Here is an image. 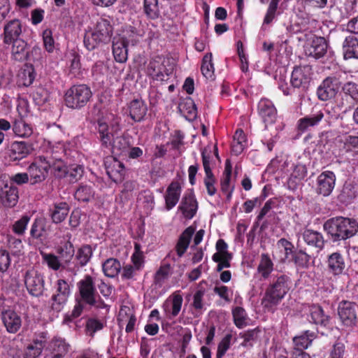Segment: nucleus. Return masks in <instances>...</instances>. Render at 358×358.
<instances>
[{
	"instance_id": "obj_24",
	"label": "nucleus",
	"mask_w": 358,
	"mask_h": 358,
	"mask_svg": "<svg viewBox=\"0 0 358 358\" xmlns=\"http://www.w3.org/2000/svg\"><path fill=\"white\" fill-rule=\"evenodd\" d=\"M343 57L345 59H358V39L353 35L345 38L343 43Z\"/></svg>"
},
{
	"instance_id": "obj_8",
	"label": "nucleus",
	"mask_w": 358,
	"mask_h": 358,
	"mask_svg": "<svg viewBox=\"0 0 358 358\" xmlns=\"http://www.w3.org/2000/svg\"><path fill=\"white\" fill-rule=\"evenodd\" d=\"M358 306L357 303L343 301L338 307V314L342 325L346 329L353 328L357 322Z\"/></svg>"
},
{
	"instance_id": "obj_35",
	"label": "nucleus",
	"mask_w": 358,
	"mask_h": 358,
	"mask_svg": "<svg viewBox=\"0 0 358 358\" xmlns=\"http://www.w3.org/2000/svg\"><path fill=\"white\" fill-rule=\"evenodd\" d=\"M303 238L304 241L309 245L322 249L324 246V238L322 234L310 230L306 229L303 234Z\"/></svg>"
},
{
	"instance_id": "obj_25",
	"label": "nucleus",
	"mask_w": 358,
	"mask_h": 358,
	"mask_svg": "<svg viewBox=\"0 0 358 358\" xmlns=\"http://www.w3.org/2000/svg\"><path fill=\"white\" fill-rule=\"evenodd\" d=\"M327 267L334 275H341L345 268V263L343 255L339 252H334L328 257Z\"/></svg>"
},
{
	"instance_id": "obj_6",
	"label": "nucleus",
	"mask_w": 358,
	"mask_h": 358,
	"mask_svg": "<svg viewBox=\"0 0 358 358\" xmlns=\"http://www.w3.org/2000/svg\"><path fill=\"white\" fill-rule=\"evenodd\" d=\"M91 96L90 87L85 85H78L72 86L66 91L64 101L67 107L76 109L85 106Z\"/></svg>"
},
{
	"instance_id": "obj_10",
	"label": "nucleus",
	"mask_w": 358,
	"mask_h": 358,
	"mask_svg": "<svg viewBox=\"0 0 358 358\" xmlns=\"http://www.w3.org/2000/svg\"><path fill=\"white\" fill-rule=\"evenodd\" d=\"M328 44L324 37L310 35L306 36L303 46L306 56L315 59H320L325 55L327 51Z\"/></svg>"
},
{
	"instance_id": "obj_62",
	"label": "nucleus",
	"mask_w": 358,
	"mask_h": 358,
	"mask_svg": "<svg viewBox=\"0 0 358 358\" xmlns=\"http://www.w3.org/2000/svg\"><path fill=\"white\" fill-rule=\"evenodd\" d=\"M205 294V289H199L193 296L192 306L197 310H201L203 308V298Z\"/></svg>"
},
{
	"instance_id": "obj_42",
	"label": "nucleus",
	"mask_w": 358,
	"mask_h": 358,
	"mask_svg": "<svg viewBox=\"0 0 358 358\" xmlns=\"http://www.w3.org/2000/svg\"><path fill=\"white\" fill-rule=\"evenodd\" d=\"M69 213V205L62 202L55 205L51 213L52 221L55 223H60L65 220Z\"/></svg>"
},
{
	"instance_id": "obj_44",
	"label": "nucleus",
	"mask_w": 358,
	"mask_h": 358,
	"mask_svg": "<svg viewBox=\"0 0 358 358\" xmlns=\"http://www.w3.org/2000/svg\"><path fill=\"white\" fill-rule=\"evenodd\" d=\"M94 191L92 185H80L76 190L74 196L80 201L88 202L94 197Z\"/></svg>"
},
{
	"instance_id": "obj_27",
	"label": "nucleus",
	"mask_w": 358,
	"mask_h": 358,
	"mask_svg": "<svg viewBox=\"0 0 358 358\" xmlns=\"http://www.w3.org/2000/svg\"><path fill=\"white\" fill-rule=\"evenodd\" d=\"M69 350V345L61 338H55L50 345L49 358H64Z\"/></svg>"
},
{
	"instance_id": "obj_54",
	"label": "nucleus",
	"mask_w": 358,
	"mask_h": 358,
	"mask_svg": "<svg viewBox=\"0 0 358 358\" xmlns=\"http://www.w3.org/2000/svg\"><path fill=\"white\" fill-rule=\"evenodd\" d=\"M30 221V216L24 215L20 219L17 220L13 225V231L19 236L23 235L28 223Z\"/></svg>"
},
{
	"instance_id": "obj_3",
	"label": "nucleus",
	"mask_w": 358,
	"mask_h": 358,
	"mask_svg": "<svg viewBox=\"0 0 358 358\" xmlns=\"http://www.w3.org/2000/svg\"><path fill=\"white\" fill-rule=\"evenodd\" d=\"M324 229L334 241L345 240L357 234L358 222L355 219L343 217H334L324 223Z\"/></svg>"
},
{
	"instance_id": "obj_13",
	"label": "nucleus",
	"mask_w": 358,
	"mask_h": 358,
	"mask_svg": "<svg viewBox=\"0 0 358 358\" xmlns=\"http://www.w3.org/2000/svg\"><path fill=\"white\" fill-rule=\"evenodd\" d=\"M312 74V67L309 65L295 67L291 76L292 85L296 88H307L310 82Z\"/></svg>"
},
{
	"instance_id": "obj_45",
	"label": "nucleus",
	"mask_w": 358,
	"mask_h": 358,
	"mask_svg": "<svg viewBox=\"0 0 358 358\" xmlns=\"http://www.w3.org/2000/svg\"><path fill=\"white\" fill-rule=\"evenodd\" d=\"M43 262L46 264L49 268L53 271L65 269L59 257L52 253L41 252Z\"/></svg>"
},
{
	"instance_id": "obj_63",
	"label": "nucleus",
	"mask_w": 358,
	"mask_h": 358,
	"mask_svg": "<svg viewBox=\"0 0 358 358\" xmlns=\"http://www.w3.org/2000/svg\"><path fill=\"white\" fill-rule=\"evenodd\" d=\"M204 185L206 186L207 193L210 196H214L217 192V189L215 186V178L213 174L206 175L204 178Z\"/></svg>"
},
{
	"instance_id": "obj_46",
	"label": "nucleus",
	"mask_w": 358,
	"mask_h": 358,
	"mask_svg": "<svg viewBox=\"0 0 358 358\" xmlns=\"http://www.w3.org/2000/svg\"><path fill=\"white\" fill-rule=\"evenodd\" d=\"M117 37L121 41L123 40L124 43L127 45L129 44L135 45L139 41L141 36L136 31L134 28L129 27Z\"/></svg>"
},
{
	"instance_id": "obj_41",
	"label": "nucleus",
	"mask_w": 358,
	"mask_h": 358,
	"mask_svg": "<svg viewBox=\"0 0 358 358\" xmlns=\"http://www.w3.org/2000/svg\"><path fill=\"white\" fill-rule=\"evenodd\" d=\"M13 131L19 137H29L32 133V127L25 122L23 119H16L13 124Z\"/></svg>"
},
{
	"instance_id": "obj_16",
	"label": "nucleus",
	"mask_w": 358,
	"mask_h": 358,
	"mask_svg": "<svg viewBox=\"0 0 358 358\" xmlns=\"http://www.w3.org/2000/svg\"><path fill=\"white\" fill-rule=\"evenodd\" d=\"M336 176L330 171H326L319 175L317 180V191L324 196H329L335 186Z\"/></svg>"
},
{
	"instance_id": "obj_34",
	"label": "nucleus",
	"mask_w": 358,
	"mask_h": 358,
	"mask_svg": "<svg viewBox=\"0 0 358 358\" xmlns=\"http://www.w3.org/2000/svg\"><path fill=\"white\" fill-rule=\"evenodd\" d=\"M194 233V228L189 227L180 235L176 245V252L179 257H182L186 252Z\"/></svg>"
},
{
	"instance_id": "obj_17",
	"label": "nucleus",
	"mask_w": 358,
	"mask_h": 358,
	"mask_svg": "<svg viewBox=\"0 0 358 358\" xmlns=\"http://www.w3.org/2000/svg\"><path fill=\"white\" fill-rule=\"evenodd\" d=\"M31 150L32 148L30 144L24 141H15L10 145L8 157L12 162L19 161L27 157Z\"/></svg>"
},
{
	"instance_id": "obj_4",
	"label": "nucleus",
	"mask_w": 358,
	"mask_h": 358,
	"mask_svg": "<svg viewBox=\"0 0 358 358\" xmlns=\"http://www.w3.org/2000/svg\"><path fill=\"white\" fill-rule=\"evenodd\" d=\"M113 27L111 20L99 18L94 29L86 33L84 38L85 46L90 50H94L101 43H107L113 35Z\"/></svg>"
},
{
	"instance_id": "obj_28",
	"label": "nucleus",
	"mask_w": 358,
	"mask_h": 358,
	"mask_svg": "<svg viewBox=\"0 0 358 358\" xmlns=\"http://www.w3.org/2000/svg\"><path fill=\"white\" fill-rule=\"evenodd\" d=\"M231 165L229 160H227L225 168L221 179V190L226 194L227 199L230 201L234 187L231 185Z\"/></svg>"
},
{
	"instance_id": "obj_52",
	"label": "nucleus",
	"mask_w": 358,
	"mask_h": 358,
	"mask_svg": "<svg viewBox=\"0 0 358 358\" xmlns=\"http://www.w3.org/2000/svg\"><path fill=\"white\" fill-rule=\"evenodd\" d=\"M138 189V185L136 181L128 180L123 184V188L121 191V196L125 199H129L133 196L134 192Z\"/></svg>"
},
{
	"instance_id": "obj_26",
	"label": "nucleus",
	"mask_w": 358,
	"mask_h": 358,
	"mask_svg": "<svg viewBox=\"0 0 358 358\" xmlns=\"http://www.w3.org/2000/svg\"><path fill=\"white\" fill-rule=\"evenodd\" d=\"M181 193V187L178 182H171L165 194L166 208L169 210L178 202Z\"/></svg>"
},
{
	"instance_id": "obj_22",
	"label": "nucleus",
	"mask_w": 358,
	"mask_h": 358,
	"mask_svg": "<svg viewBox=\"0 0 358 358\" xmlns=\"http://www.w3.org/2000/svg\"><path fill=\"white\" fill-rule=\"evenodd\" d=\"M106 169L108 176L115 182H120L122 180L124 175V166L121 162L115 159L107 161Z\"/></svg>"
},
{
	"instance_id": "obj_2",
	"label": "nucleus",
	"mask_w": 358,
	"mask_h": 358,
	"mask_svg": "<svg viewBox=\"0 0 358 358\" xmlns=\"http://www.w3.org/2000/svg\"><path fill=\"white\" fill-rule=\"evenodd\" d=\"M338 107L334 105H327L325 107L319 108L315 106L312 109L311 114L306 115L298 120L297 128L303 132L308 128L318 125L322 120L326 125L338 119L339 116Z\"/></svg>"
},
{
	"instance_id": "obj_20",
	"label": "nucleus",
	"mask_w": 358,
	"mask_h": 358,
	"mask_svg": "<svg viewBox=\"0 0 358 358\" xmlns=\"http://www.w3.org/2000/svg\"><path fill=\"white\" fill-rule=\"evenodd\" d=\"M183 299L179 292H175L166 300L164 304V310L169 319L176 317L180 313Z\"/></svg>"
},
{
	"instance_id": "obj_19",
	"label": "nucleus",
	"mask_w": 358,
	"mask_h": 358,
	"mask_svg": "<svg viewBox=\"0 0 358 358\" xmlns=\"http://www.w3.org/2000/svg\"><path fill=\"white\" fill-rule=\"evenodd\" d=\"M198 203L192 193H187L182 198L179 210L187 219H192L196 213Z\"/></svg>"
},
{
	"instance_id": "obj_60",
	"label": "nucleus",
	"mask_w": 358,
	"mask_h": 358,
	"mask_svg": "<svg viewBox=\"0 0 358 358\" xmlns=\"http://www.w3.org/2000/svg\"><path fill=\"white\" fill-rule=\"evenodd\" d=\"M310 256L300 250L294 255V262L299 267L308 268L310 265Z\"/></svg>"
},
{
	"instance_id": "obj_32",
	"label": "nucleus",
	"mask_w": 358,
	"mask_h": 358,
	"mask_svg": "<svg viewBox=\"0 0 358 358\" xmlns=\"http://www.w3.org/2000/svg\"><path fill=\"white\" fill-rule=\"evenodd\" d=\"M57 252L58 254L57 257L63 265L66 267L74 256L75 250L73 244L69 241H67L58 247Z\"/></svg>"
},
{
	"instance_id": "obj_49",
	"label": "nucleus",
	"mask_w": 358,
	"mask_h": 358,
	"mask_svg": "<svg viewBox=\"0 0 358 358\" xmlns=\"http://www.w3.org/2000/svg\"><path fill=\"white\" fill-rule=\"evenodd\" d=\"M180 110L189 120H193L196 117V107L191 99H187L183 103L180 104Z\"/></svg>"
},
{
	"instance_id": "obj_9",
	"label": "nucleus",
	"mask_w": 358,
	"mask_h": 358,
	"mask_svg": "<svg viewBox=\"0 0 358 358\" xmlns=\"http://www.w3.org/2000/svg\"><path fill=\"white\" fill-rule=\"evenodd\" d=\"M24 281L29 293L34 296H39L44 291L43 275L36 269L31 268L24 274Z\"/></svg>"
},
{
	"instance_id": "obj_51",
	"label": "nucleus",
	"mask_w": 358,
	"mask_h": 358,
	"mask_svg": "<svg viewBox=\"0 0 358 358\" xmlns=\"http://www.w3.org/2000/svg\"><path fill=\"white\" fill-rule=\"evenodd\" d=\"M92 255V249L88 245L82 246L77 252L76 259L81 266H85L90 260Z\"/></svg>"
},
{
	"instance_id": "obj_18",
	"label": "nucleus",
	"mask_w": 358,
	"mask_h": 358,
	"mask_svg": "<svg viewBox=\"0 0 358 358\" xmlns=\"http://www.w3.org/2000/svg\"><path fill=\"white\" fill-rule=\"evenodd\" d=\"M21 34L22 24L20 20H10L4 26L3 41L6 45H10L12 42L17 40H22L20 38Z\"/></svg>"
},
{
	"instance_id": "obj_7",
	"label": "nucleus",
	"mask_w": 358,
	"mask_h": 358,
	"mask_svg": "<svg viewBox=\"0 0 358 358\" xmlns=\"http://www.w3.org/2000/svg\"><path fill=\"white\" fill-rule=\"evenodd\" d=\"M50 166L51 162L48 159V156L36 157L27 169L31 183L34 185L45 180Z\"/></svg>"
},
{
	"instance_id": "obj_56",
	"label": "nucleus",
	"mask_w": 358,
	"mask_h": 358,
	"mask_svg": "<svg viewBox=\"0 0 358 358\" xmlns=\"http://www.w3.org/2000/svg\"><path fill=\"white\" fill-rule=\"evenodd\" d=\"M51 167L52 169L53 173L56 177L63 178L66 176L68 167H66L60 159H55V162H51L50 168Z\"/></svg>"
},
{
	"instance_id": "obj_59",
	"label": "nucleus",
	"mask_w": 358,
	"mask_h": 358,
	"mask_svg": "<svg viewBox=\"0 0 358 358\" xmlns=\"http://www.w3.org/2000/svg\"><path fill=\"white\" fill-rule=\"evenodd\" d=\"M43 41L45 49L48 52H52L55 50V41L52 37V32L50 29H46L43 31Z\"/></svg>"
},
{
	"instance_id": "obj_39",
	"label": "nucleus",
	"mask_w": 358,
	"mask_h": 358,
	"mask_svg": "<svg viewBox=\"0 0 358 358\" xmlns=\"http://www.w3.org/2000/svg\"><path fill=\"white\" fill-rule=\"evenodd\" d=\"M99 134V138L103 145L108 147L113 138L112 133L109 131L108 125L103 120H99L96 127Z\"/></svg>"
},
{
	"instance_id": "obj_14",
	"label": "nucleus",
	"mask_w": 358,
	"mask_h": 358,
	"mask_svg": "<svg viewBox=\"0 0 358 358\" xmlns=\"http://www.w3.org/2000/svg\"><path fill=\"white\" fill-rule=\"evenodd\" d=\"M340 88L339 82L336 78H327L317 88V94L322 101L334 98Z\"/></svg>"
},
{
	"instance_id": "obj_40",
	"label": "nucleus",
	"mask_w": 358,
	"mask_h": 358,
	"mask_svg": "<svg viewBox=\"0 0 358 358\" xmlns=\"http://www.w3.org/2000/svg\"><path fill=\"white\" fill-rule=\"evenodd\" d=\"M247 145L246 136L242 129H238L234 135L231 145L232 152L236 155H240Z\"/></svg>"
},
{
	"instance_id": "obj_12",
	"label": "nucleus",
	"mask_w": 358,
	"mask_h": 358,
	"mask_svg": "<svg viewBox=\"0 0 358 358\" xmlns=\"http://www.w3.org/2000/svg\"><path fill=\"white\" fill-rule=\"evenodd\" d=\"M4 300L0 298V310L1 318L6 330L11 334L16 333L22 326L20 316L13 310H3Z\"/></svg>"
},
{
	"instance_id": "obj_48",
	"label": "nucleus",
	"mask_w": 358,
	"mask_h": 358,
	"mask_svg": "<svg viewBox=\"0 0 358 358\" xmlns=\"http://www.w3.org/2000/svg\"><path fill=\"white\" fill-rule=\"evenodd\" d=\"M201 71L203 76L207 79H213L214 77V66L212 63V54H206L202 60Z\"/></svg>"
},
{
	"instance_id": "obj_5",
	"label": "nucleus",
	"mask_w": 358,
	"mask_h": 358,
	"mask_svg": "<svg viewBox=\"0 0 358 358\" xmlns=\"http://www.w3.org/2000/svg\"><path fill=\"white\" fill-rule=\"evenodd\" d=\"M82 301L86 304L97 308H103L106 305L100 299L94 281L90 275H86L77 284Z\"/></svg>"
},
{
	"instance_id": "obj_1",
	"label": "nucleus",
	"mask_w": 358,
	"mask_h": 358,
	"mask_svg": "<svg viewBox=\"0 0 358 358\" xmlns=\"http://www.w3.org/2000/svg\"><path fill=\"white\" fill-rule=\"evenodd\" d=\"M291 287V281L288 276L280 275L266 289L262 305L268 312L273 313Z\"/></svg>"
},
{
	"instance_id": "obj_61",
	"label": "nucleus",
	"mask_w": 358,
	"mask_h": 358,
	"mask_svg": "<svg viewBox=\"0 0 358 358\" xmlns=\"http://www.w3.org/2000/svg\"><path fill=\"white\" fill-rule=\"evenodd\" d=\"M231 335L227 334L219 343L217 346V358H222L230 347Z\"/></svg>"
},
{
	"instance_id": "obj_33",
	"label": "nucleus",
	"mask_w": 358,
	"mask_h": 358,
	"mask_svg": "<svg viewBox=\"0 0 358 358\" xmlns=\"http://www.w3.org/2000/svg\"><path fill=\"white\" fill-rule=\"evenodd\" d=\"M127 46L124 43L123 40H120L117 36L113 41V53L116 62L124 63L127 59Z\"/></svg>"
},
{
	"instance_id": "obj_29",
	"label": "nucleus",
	"mask_w": 358,
	"mask_h": 358,
	"mask_svg": "<svg viewBox=\"0 0 358 358\" xmlns=\"http://www.w3.org/2000/svg\"><path fill=\"white\" fill-rule=\"evenodd\" d=\"M129 115L136 122L141 121L146 115L147 106L142 99H134L129 103Z\"/></svg>"
},
{
	"instance_id": "obj_58",
	"label": "nucleus",
	"mask_w": 358,
	"mask_h": 358,
	"mask_svg": "<svg viewBox=\"0 0 358 358\" xmlns=\"http://www.w3.org/2000/svg\"><path fill=\"white\" fill-rule=\"evenodd\" d=\"M44 229L45 227L43 220L36 219L31 225L30 235L33 238L38 239L43 236Z\"/></svg>"
},
{
	"instance_id": "obj_38",
	"label": "nucleus",
	"mask_w": 358,
	"mask_h": 358,
	"mask_svg": "<svg viewBox=\"0 0 358 358\" xmlns=\"http://www.w3.org/2000/svg\"><path fill=\"white\" fill-rule=\"evenodd\" d=\"M35 79L34 70L32 66L26 65L21 69L17 76L19 85L28 87L31 85Z\"/></svg>"
},
{
	"instance_id": "obj_53",
	"label": "nucleus",
	"mask_w": 358,
	"mask_h": 358,
	"mask_svg": "<svg viewBox=\"0 0 358 358\" xmlns=\"http://www.w3.org/2000/svg\"><path fill=\"white\" fill-rule=\"evenodd\" d=\"M232 314L236 326L238 328L243 327L247 317L245 310L241 307H236L233 310Z\"/></svg>"
},
{
	"instance_id": "obj_31",
	"label": "nucleus",
	"mask_w": 358,
	"mask_h": 358,
	"mask_svg": "<svg viewBox=\"0 0 358 358\" xmlns=\"http://www.w3.org/2000/svg\"><path fill=\"white\" fill-rule=\"evenodd\" d=\"M11 57L12 58L18 62L26 60L29 57L27 43L25 41L17 40L12 42L11 44Z\"/></svg>"
},
{
	"instance_id": "obj_57",
	"label": "nucleus",
	"mask_w": 358,
	"mask_h": 358,
	"mask_svg": "<svg viewBox=\"0 0 358 358\" xmlns=\"http://www.w3.org/2000/svg\"><path fill=\"white\" fill-rule=\"evenodd\" d=\"M67 171L68 173L66 177L69 178V180L71 182H74L82 177L83 167L80 165H72L68 168Z\"/></svg>"
},
{
	"instance_id": "obj_55",
	"label": "nucleus",
	"mask_w": 358,
	"mask_h": 358,
	"mask_svg": "<svg viewBox=\"0 0 358 358\" xmlns=\"http://www.w3.org/2000/svg\"><path fill=\"white\" fill-rule=\"evenodd\" d=\"M104 327L102 322L97 319L90 318L86 323V331L88 335L93 336L94 334L101 330Z\"/></svg>"
},
{
	"instance_id": "obj_23",
	"label": "nucleus",
	"mask_w": 358,
	"mask_h": 358,
	"mask_svg": "<svg viewBox=\"0 0 358 358\" xmlns=\"http://www.w3.org/2000/svg\"><path fill=\"white\" fill-rule=\"evenodd\" d=\"M315 338L316 333L309 330L294 336L293 338V343L295 352H303L305 349H307L311 345Z\"/></svg>"
},
{
	"instance_id": "obj_50",
	"label": "nucleus",
	"mask_w": 358,
	"mask_h": 358,
	"mask_svg": "<svg viewBox=\"0 0 358 358\" xmlns=\"http://www.w3.org/2000/svg\"><path fill=\"white\" fill-rule=\"evenodd\" d=\"M171 273V267L170 264H166L162 265L155 275V283L162 286L166 280H167Z\"/></svg>"
},
{
	"instance_id": "obj_64",
	"label": "nucleus",
	"mask_w": 358,
	"mask_h": 358,
	"mask_svg": "<svg viewBox=\"0 0 358 358\" xmlns=\"http://www.w3.org/2000/svg\"><path fill=\"white\" fill-rule=\"evenodd\" d=\"M343 90L345 94L350 96L354 100H358V85L349 82L345 84Z\"/></svg>"
},
{
	"instance_id": "obj_15",
	"label": "nucleus",
	"mask_w": 358,
	"mask_h": 358,
	"mask_svg": "<svg viewBox=\"0 0 358 358\" xmlns=\"http://www.w3.org/2000/svg\"><path fill=\"white\" fill-rule=\"evenodd\" d=\"M258 113L266 127L275 122L277 110L270 100L267 99L260 100L258 103Z\"/></svg>"
},
{
	"instance_id": "obj_47",
	"label": "nucleus",
	"mask_w": 358,
	"mask_h": 358,
	"mask_svg": "<svg viewBox=\"0 0 358 358\" xmlns=\"http://www.w3.org/2000/svg\"><path fill=\"white\" fill-rule=\"evenodd\" d=\"M143 10L147 17L156 19L159 15L158 0H144Z\"/></svg>"
},
{
	"instance_id": "obj_36",
	"label": "nucleus",
	"mask_w": 358,
	"mask_h": 358,
	"mask_svg": "<svg viewBox=\"0 0 358 358\" xmlns=\"http://www.w3.org/2000/svg\"><path fill=\"white\" fill-rule=\"evenodd\" d=\"M122 269V266L117 259L109 258L102 264V270L104 275L108 278L116 277Z\"/></svg>"
},
{
	"instance_id": "obj_37",
	"label": "nucleus",
	"mask_w": 358,
	"mask_h": 358,
	"mask_svg": "<svg viewBox=\"0 0 358 358\" xmlns=\"http://www.w3.org/2000/svg\"><path fill=\"white\" fill-rule=\"evenodd\" d=\"M309 312L310 318L315 324L322 326H327L329 324L330 317L329 315L324 314L322 308L320 306H311Z\"/></svg>"
},
{
	"instance_id": "obj_21",
	"label": "nucleus",
	"mask_w": 358,
	"mask_h": 358,
	"mask_svg": "<svg viewBox=\"0 0 358 358\" xmlns=\"http://www.w3.org/2000/svg\"><path fill=\"white\" fill-rule=\"evenodd\" d=\"M18 190L13 185H6L1 190L0 200L6 207H14L18 201Z\"/></svg>"
},
{
	"instance_id": "obj_30",
	"label": "nucleus",
	"mask_w": 358,
	"mask_h": 358,
	"mask_svg": "<svg viewBox=\"0 0 358 358\" xmlns=\"http://www.w3.org/2000/svg\"><path fill=\"white\" fill-rule=\"evenodd\" d=\"M43 334H42L40 338L34 339L33 343L27 347L24 358H36L41 355L46 343V338Z\"/></svg>"
},
{
	"instance_id": "obj_11",
	"label": "nucleus",
	"mask_w": 358,
	"mask_h": 358,
	"mask_svg": "<svg viewBox=\"0 0 358 358\" xmlns=\"http://www.w3.org/2000/svg\"><path fill=\"white\" fill-rule=\"evenodd\" d=\"M54 288L55 292L51 297V308L59 312L70 296V285L66 280L59 279L56 281Z\"/></svg>"
},
{
	"instance_id": "obj_43",
	"label": "nucleus",
	"mask_w": 358,
	"mask_h": 358,
	"mask_svg": "<svg viewBox=\"0 0 358 358\" xmlns=\"http://www.w3.org/2000/svg\"><path fill=\"white\" fill-rule=\"evenodd\" d=\"M273 268V264L267 254H262L257 271L264 278H268Z\"/></svg>"
}]
</instances>
